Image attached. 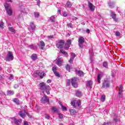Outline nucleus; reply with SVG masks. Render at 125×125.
I'll return each instance as SVG.
<instances>
[{
	"instance_id": "obj_1",
	"label": "nucleus",
	"mask_w": 125,
	"mask_h": 125,
	"mask_svg": "<svg viewBox=\"0 0 125 125\" xmlns=\"http://www.w3.org/2000/svg\"><path fill=\"white\" fill-rule=\"evenodd\" d=\"M4 6L6 10V12L8 15H9V16H11L13 12L11 8H10V6L9 5V4L6 3L4 5Z\"/></svg>"
},
{
	"instance_id": "obj_2",
	"label": "nucleus",
	"mask_w": 125,
	"mask_h": 125,
	"mask_svg": "<svg viewBox=\"0 0 125 125\" xmlns=\"http://www.w3.org/2000/svg\"><path fill=\"white\" fill-rule=\"evenodd\" d=\"M6 61H12L13 59H14V57H13V54H12V52L8 51L7 54V56L6 57Z\"/></svg>"
},
{
	"instance_id": "obj_3",
	"label": "nucleus",
	"mask_w": 125,
	"mask_h": 125,
	"mask_svg": "<svg viewBox=\"0 0 125 125\" xmlns=\"http://www.w3.org/2000/svg\"><path fill=\"white\" fill-rule=\"evenodd\" d=\"M64 43H65V41L64 40H58L56 42V45L58 48L61 49L64 46Z\"/></svg>"
},
{
	"instance_id": "obj_4",
	"label": "nucleus",
	"mask_w": 125,
	"mask_h": 125,
	"mask_svg": "<svg viewBox=\"0 0 125 125\" xmlns=\"http://www.w3.org/2000/svg\"><path fill=\"white\" fill-rule=\"evenodd\" d=\"M84 43V38L83 37H79L78 39V45L80 48H83Z\"/></svg>"
},
{
	"instance_id": "obj_5",
	"label": "nucleus",
	"mask_w": 125,
	"mask_h": 125,
	"mask_svg": "<svg viewBox=\"0 0 125 125\" xmlns=\"http://www.w3.org/2000/svg\"><path fill=\"white\" fill-rule=\"evenodd\" d=\"M102 87L103 88H108L110 87V80L108 79H105L103 83Z\"/></svg>"
},
{
	"instance_id": "obj_6",
	"label": "nucleus",
	"mask_w": 125,
	"mask_h": 125,
	"mask_svg": "<svg viewBox=\"0 0 125 125\" xmlns=\"http://www.w3.org/2000/svg\"><path fill=\"white\" fill-rule=\"evenodd\" d=\"M110 17L112 18L114 22H118L119 19L117 18V14H116L115 12L110 11Z\"/></svg>"
},
{
	"instance_id": "obj_7",
	"label": "nucleus",
	"mask_w": 125,
	"mask_h": 125,
	"mask_svg": "<svg viewBox=\"0 0 125 125\" xmlns=\"http://www.w3.org/2000/svg\"><path fill=\"white\" fill-rule=\"evenodd\" d=\"M71 84L73 87H78V83H77V78L74 77L71 80Z\"/></svg>"
},
{
	"instance_id": "obj_8",
	"label": "nucleus",
	"mask_w": 125,
	"mask_h": 125,
	"mask_svg": "<svg viewBox=\"0 0 125 125\" xmlns=\"http://www.w3.org/2000/svg\"><path fill=\"white\" fill-rule=\"evenodd\" d=\"M19 115L21 117V118H22V119H24V118H25V117H26V115H29V114H28V112H26V111L24 110V111H21L19 113Z\"/></svg>"
},
{
	"instance_id": "obj_9",
	"label": "nucleus",
	"mask_w": 125,
	"mask_h": 125,
	"mask_svg": "<svg viewBox=\"0 0 125 125\" xmlns=\"http://www.w3.org/2000/svg\"><path fill=\"white\" fill-rule=\"evenodd\" d=\"M39 86H40V89L42 90H45V89L47 88V85H45V83L42 82L39 84Z\"/></svg>"
},
{
	"instance_id": "obj_10",
	"label": "nucleus",
	"mask_w": 125,
	"mask_h": 125,
	"mask_svg": "<svg viewBox=\"0 0 125 125\" xmlns=\"http://www.w3.org/2000/svg\"><path fill=\"white\" fill-rule=\"evenodd\" d=\"M41 103L44 104L46 103V102H49V100L47 98V97L45 95H44V97L41 99Z\"/></svg>"
},
{
	"instance_id": "obj_11",
	"label": "nucleus",
	"mask_w": 125,
	"mask_h": 125,
	"mask_svg": "<svg viewBox=\"0 0 125 125\" xmlns=\"http://www.w3.org/2000/svg\"><path fill=\"white\" fill-rule=\"evenodd\" d=\"M62 62H63V60H62L61 58H57L56 60V64L59 66V67L62 66Z\"/></svg>"
},
{
	"instance_id": "obj_12",
	"label": "nucleus",
	"mask_w": 125,
	"mask_h": 125,
	"mask_svg": "<svg viewBox=\"0 0 125 125\" xmlns=\"http://www.w3.org/2000/svg\"><path fill=\"white\" fill-rule=\"evenodd\" d=\"M88 4L90 11L93 12V11L95 10V6L93 5V4H92V3L90 2H88Z\"/></svg>"
},
{
	"instance_id": "obj_13",
	"label": "nucleus",
	"mask_w": 125,
	"mask_h": 125,
	"mask_svg": "<svg viewBox=\"0 0 125 125\" xmlns=\"http://www.w3.org/2000/svg\"><path fill=\"white\" fill-rule=\"evenodd\" d=\"M38 45L39 46H41V49H42V50H43L45 46V43H44V42L43 41H41L40 42V44H38Z\"/></svg>"
},
{
	"instance_id": "obj_14",
	"label": "nucleus",
	"mask_w": 125,
	"mask_h": 125,
	"mask_svg": "<svg viewBox=\"0 0 125 125\" xmlns=\"http://www.w3.org/2000/svg\"><path fill=\"white\" fill-rule=\"evenodd\" d=\"M75 57H76V55L75 54V53H71V57L69 61V62L72 64V63H73V61H74V58H75Z\"/></svg>"
},
{
	"instance_id": "obj_15",
	"label": "nucleus",
	"mask_w": 125,
	"mask_h": 125,
	"mask_svg": "<svg viewBox=\"0 0 125 125\" xmlns=\"http://www.w3.org/2000/svg\"><path fill=\"white\" fill-rule=\"evenodd\" d=\"M86 86L89 88H92V81L90 80L87 82Z\"/></svg>"
},
{
	"instance_id": "obj_16",
	"label": "nucleus",
	"mask_w": 125,
	"mask_h": 125,
	"mask_svg": "<svg viewBox=\"0 0 125 125\" xmlns=\"http://www.w3.org/2000/svg\"><path fill=\"white\" fill-rule=\"evenodd\" d=\"M31 29L32 31H35V29H36V25H35L34 22L30 23V27L28 28L29 31H31Z\"/></svg>"
},
{
	"instance_id": "obj_17",
	"label": "nucleus",
	"mask_w": 125,
	"mask_h": 125,
	"mask_svg": "<svg viewBox=\"0 0 125 125\" xmlns=\"http://www.w3.org/2000/svg\"><path fill=\"white\" fill-rule=\"evenodd\" d=\"M13 120H14V123L16 124L17 125H19V124L21 123V122H22V120L21 119L17 120L15 118H13Z\"/></svg>"
},
{
	"instance_id": "obj_18",
	"label": "nucleus",
	"mask_w": 125,
	"mask_h": 125,
	"mask_svg": "<svg viewBox=\"0 0 125 125\" xmlns=\"http://www.w3.org/2000/svg\"><path fill=\"white\" fill-rule=\"evenodd\" d=\"M71 116H75L77 114V111L74 109H69Z\"/></svg>"
},
{
	"instance_id": "obj_19",
	"label": "nucleus",
	"mask_w": 125,
	"mask_h": 125,
	"mask_svg": "<svg viewBox=\"0 0 125 125\" xmlns=\"http://www.w3.org/2000/svg\"><path fill=\"white\" fill-rule=\"evenodd\" d=\"M103 76V74L102 73H99L98 75V77H97V82L98 83H101V77Z\"/></svg>"
},
{
	"instance_id": "obj_20",
	"label": "nucleus",
	"mask_w": 125,
	"mask_h": 125,
	"mask_svg": "<svg viewBox=\"0 0 125 125\" xmlns=\"http://www.w3.org/2000/svg\"><path fill=\"white\" fill-rule=\"evenodd\" d=\"M76 73L79 74V76H80V77H83V76H84V73H83V71L77 70L76 71Z\"/></svg>"
},
{
	"instance_id": "obj_21",
	"label": "nucleus",
	"mask_w": 125,
	"mask_h": 125,
	"mask_svg": "<svg viewBox=\"0 0 125 125\" xmlns=\"http://www.w3.org/2000/svg\"><path fill=\"white\" fill-rule=\"evenodd\" d=\"M31 59L33 60V61H36L37 59H38V56L36 54H33L31 56Z\"/></svg>"
},
{
	"instance_id": "obj_22",
	"label": "nucleus",
	"mask_w": 125,
	"mask_h": 125,
	"mask_svg": "<svg viewBox=\"0 0 125 125\" xmlns=\"http://www.w3.org/2000/svg\"><path fill=\"white\" fill-rule=\"evenodd\" d=\"M46 91L47 94H49V93H50L49 92L50 90V86H49V85H47V87L46 89H45V90H44Z\"/></svg>"
},
{
	"instance_id": "obj_23",
	"label": "nucleus",
	"mask_w": 125,
	"mask_h": 125,
	"mask_svg": "<svg viewBox=\"0 0 125 125\" xmlns=\"http://www.w3.org/2000/svg\"><path fill=\"white\" fill-rule=\"evenodd\" d=\"M44 76H45V73H44V72H41L39 74V76L40 77V79H43Z\"/></svg>"
},
{
	"instance_id": "obj_24",
	"label": "nucleus",
	"mask_w": 125,
	"mask_h": 125,
	"mask_svg": "<svg viewBox=\"0 0 125 125\" xmlns=\"http://www.w3.org/2000/svg\"><path fill=\"white\" fill-rule=\"evenodd\" d=\"M13 101L15 103H16L17 105H19V104H20V101H19V100L17 98L14 99Z\"/></svg>"
},
{
	"instance_id": "obj_25",
	"label": "nucleus",
	"mask_w": 125,
	"mask_h": 125,
	"mask_svg": "<svg viewBox=\"0 0 125 125\" xmlns=\"http://www.w3.org/2000/svg\"><path fill=\"white\" fill-rule=\"evenodd\" d=\"M52 111H53V112H54V113H58L59 112H58V109L55 106H53L52 108Z\"/></svg>"
},
{
	"instance_id": "obj_26",
	"label": "nucleus",
	"mask_w": 125,
	"mask_h": 125,
	"mask_svg": "<svg viewBox=\"0 0 125 125\" xmlns=\"http://www.w3.org/2000/svg\"><path fill=\"white\" fill-rule=\"evenodd\" d=\"M8 29L10 32L14 33V34H15V29H14V28H13V27H9Z\"/></svg>"
},
{
	"instance_id": "obj_27",
	"label": "nucleus",
	"mask_w": 125,
	"mask_h": 125,
	"mask_svg": "<svg viewBox=\"0 0 125 125\" xmlns=\"http://www.w3.org/2000/svg\"><path fill=\"white\" fill-rule=\"evenodd\" d=\"M50 20L51 22H52L53 23H54V22H55V16H53L50 17Z\"/></svg>"
},
{
	"instance_id": "obj_28",
	"label": "nucleus",
	"mask_w": 125,
	"mask_h": 125,
	"mask_svg": "<svg viewBox=\"0 0 125 125\" xmlns=\"http://www.w3.org/2000/svg\"><path fill=\"white\" fill-rule=\"evenodd\" d=\"M7 93L8 95H13L14 94V91L9 90L7 92Z\"/></svg>"
},
{
	"instance_id": "obj_29",
	"label": "nucleus",
	"mask_w": 125,
	"mask_h": 125,
	"mask_svg": "<svg viewBox=\"0 0 125 125\" xmlns=\"http://www.w3.org/2000/svg\"><path fill=\"white\" fill-rule=\"evenodd\" d=\"M60 52H61V53L64 54V55H65V56H66V57H68V53L66 52L65 51L63 50H61Z\"/></svg>"
},
{
	"instance_id": "obj_30",
	"label": "nucleus",
	"mask_w": 125,
	"mask_h": 125,
	"mask_svg": "<svg viewBox=\"0 0 125 125\" xmlns=\"http://www.w3.org/2000/svg\"><path fill=\"white\" fill-rule=\"evenodd\" d=\"M69 47H70V44H67V43L65 44V46H64V49H65V50H68V49H69Z\"/></svg>"
},
{
	"instance_id": "obj_31",
	"label": "nucleus",
	"mask_w": 125,
	"mask_h": 125,
	"mask_svg": "<svg viewBox=\"0 0 125 125\" xmlns=\"http://www.w3.org/2000/svg\"><path fill=\"white\" fill-rule=\"evenodd\" d=\"M103 66L104 67V68H108V62H104L103 63Z\"/></svg>"
},
{
	"instance_id": "obj_32",
	"label": "nucleus",
	"mask_w": 125,
	"mask_h": 125,
	"mask_svg": "<svg viewBox=\"0 0 125 125\" xmlns=\"http://www.w3.org/2000/svg\"><path fill=\"white\" fill-rule=\"evenodd\" d=\"M82 92L80 91H77L76 92V96H77L78 97H82Z\"/></svg>"
},
{
	"instance_id": "obj_33",
	"label": "nucleus",
	"mask_w": 125,
	"mask_h": 125,
	"mask_svg": "<svg viewBox=\"0 0 125 125\" xmlns=\"http://www.w3.org/2000/svg\"><path fill=\"white\" fill-rule=\"evenodd\" d=\"M62 111H67V107L63 106L62 104H60Z\"/></svg>"
},
{
	"instance_id": "obj_34",
	"label": "nucleus",
	"mask_w": 125,
	"mask_h": 125,
	"mask_svg": "<svg viewBox=\"0 0 125 125\" xmlns=\"http://www.w3.org/2000/svg\"><path fill=\"white\" fill-rule=\"evenodd\" d=\"M54 74L55 76H56V77H58V78H60V74L59 72H57V71L54 72Z\"/></svg>"
},
{
	"instance_id": "obj_35",
	"label": "nucleus",
	"mask_w": 125,
	"mask_h": 125,
	"mask_svg": "<svg viewBox=\"0 0 125 125\" xmlns=\"http://www.w3.org/2000/svg\"><path fill=\"white\" fill-rule=\"evenodd\" d=\"M66 5H67V6L68 7H72V3H71V2H70V1H67V3H66Z\"/></svg>"
},
{
	"instance_id": "obj_36",
	"label": "nucleus",
	"mask_w": 125,
	"mask_h": 125,
	"mask_svg": "<svg viewBox=\"0 0 125 125\" xmlns=\"http://www.w3.org/2000/svg\"><path fill=\"white\" fill-rule=\"evenodd\" d=\"M76 105H77L78 107H80V105H81V101L78 100L76 103Z\"/></svg>"
},
{
	"instance_id": "obj_37",
	"label": "nucleus",
	"mask_w": 125,
	"mask_h": 125,
	"mask_svg": "<svg viewBox=\"0 0 125 125\" xmlns=\"http://www.w3.org/2000/svg\"><path fill=\"white\" fill-rule=\"evenodd\" d=\"M106 99V96H102V97H101V101H102V102H104L105 101Z\"/></svg>"
},
{
	"instance_id": "obj_38",
	"label": "nucleus",
	"mask_w": 125,
	"mask_h": 125,
	"mask_svg": "<svg viewBox=\"0 0 125 125\" xmlns=\"http://www.w3.org/2000/svg\"><path fill=\"white\" fill-rule=\"evenodd\" d=\"M35 17L36 18H38L40 16V13L39 12H35L34 13Z\"/></svg>"
},
{
	"instance_id": "obj_39",
	"label": "nucleus",
	"mask_w": 125,
	"mask_h": 125,
	"mask_svg": "<svg viewBox=\"0 0 125 125\" xmlns=\"http://www.w3.org/2000/svg\"><path fill=\"white\" fill-rule=\"evenodd\" d=\"M58 115H59V119H62L63 118V114L60 113V112H58Z\"/></svg>"
},
{
	"instance_id": "obj_40",
	"label": "nucleus",
	"mask_w": 125,
	"mask_h": 125,
	"mask_svg": "<svg viewBox=\"0 0 125 125\" xmlns=\"http://www.w3.org/2000/svg\"><path fill=\"white\" fill-rule=\"evenodd\" d=\"M57 70V68H56V65L52 67V71H53V73H55V72H56Z\"/></svg>"
},
{
	"instance_id": "obj_41",
	"label": "nucleus",
	"mask_w": 125,
	"mask_h": 125,
	"mask_svg": "<svg viewBox=\"0 0 125 125\" xmlns=\"http://www.w3.org/2000/svg\"><path fill=\"white\" fill-rule=\"evenodd\" d=\"M65 68L66 69V70L67 71H69V72H70V68H71V66H70V65L67 64Z\"/></svg>"
},
{
	"instance_id": "obj_42",
	"label": "nucleus",
	"mask_w": 125,
	"mask_h": 125,
	"mask_svg": "<svg viewBox=\"0 0 125 125\" xmlns=\"http://www.w3.org/2000/svg\"><path fill=\"white\" fill-rule=\"evenodd\" d=\"M71 104L73 106L74 108H76V103L74 101H71Z\"/></svg>"
},
{
	"instance_id": "obj_43",
	"label": "nucleus",
	"mask_w": 125,
	"mask_h": 125,
	"mask_svg": "<svg viewBox=\"0 0 125 125\" xmlns=\"http://www.w3.org/2000/svg\"><path fill=\"white\" fill-rule=\"evenodd\" d=\"M66 84H67V85H70V84H71V80L70 79L67 80Z\"/></svg>"
},
{
	"instance_id": "obj_44",
	"label": "nucleus",
	"mask_w": 125,
	"mask_h": 125,
	"mask_svg": "<svg viewBox=\"0 0 125 125\" xmlns=\"http://www.w3.org/2000/svg\"><path fill=\"white\" fill-rule=\"evenodd\" d=\"M115 35L117 37H120V36H121V33L120 32L117 31L115 33Z\"/></svg>"
},
{
	"instance_id": "obj_45",
	"label": "nucleus",
	"mask_w": 125,
	"mask_h": 125,
	"mask_svg": "<svg viewBox=\"0 0 125 125\" xmlns=\"http://www.w3.org/2000/svg\"><path fill=\"white\" fill-rule=\"evenodd\" d=\"M64 17H67V16H68V13H67V12H63L62 13Z\"/></svg>"
},
{
	"instance_id": "obj_46",
	"label": "nucleus",
	"mask_w": 125,
	"mask_h": 125,
	"mask_svg": "<svg viewBox=\"0 0 125 125\" xmlns=\"http://www.w3.org/2000/svg\"><path fill=\"white\" fill-rule=\"evenodd\" d=\"M36 1H37V5H38V6H40V5L41 4V0H36Z\"/></svg>"
},
{
	"instance_id": "obj_47",
	"label": "nucleus",
	"mask_w": 125,
	"mask_h": 125,
	"mask_svg": "<svg viewBox=\"0 0 125 125\" xmlns=\"http://www.w3.org/2000/svg\"><path fill=\"white\" fill-rule=\"evenodd\" d=\"M71 18L72 20H78V18L74 17L73 16H71Z\"/></svg>"
},
{
	"instance_id": "obj_48",
	"label": "nucleus",
	"mask_w": 125,
	"mask_h": 125,
	"mask_svg": "<svg viewBox=\"0 0 125 125\" xmlns=\"http://www.w3.org/2000/svg\"><path fill=\"white\" fill-rule=\"evenodd\" d=\"M67 27H68V28H72L73 24L72 23H68L67 24Z\"/></svg>"
},
{
	"instance_id": "obj_49",
	"label": "nucleus",
	"mask_w": 125,
	"mask_h": 125,
	"mask_svg": "<svg viewBox=\"0 0 125 125\" xmlns=\"http://www.w3.org/2000/svg\"><path fill=\"white\" fill-rule=\"evenodd\" d=\"M66 43H67V44H69V45H70V44L72 43V40H68L67 41V42Z\"/></svg>"
},
{
	"instance_id": "obj_50",
	"label": "nucleus",
	"mask_w": 125,
	"mask_h": 125,
	"mask_svg": "<svg viewBox=\"0 0 125 125\" xmlns=\"http://www.w3.org/2000/svg\"><path fill=\"white\" fill-rule=\"evenodd\" d=\"M3 22H1V23H0V28H1V29H3Z\"/></svg>"
},
{
	"instance_id": "obj_51",
	"label": "nucleus",
	"mask_w": 125,
	"mask_h": 125,
	"mask_svg": "<svg viewBox=\"0 0 125 125\" xmlns=\"http://www.w3.org/2000/svg\"><path fill=\"white\" fill-rule=\"evenodd\" d=\"M119 89V95H121L122 94V93L123 92V89Z\"/></svg>"
},
{
	"instance_id": "obj_52",
	"label": "nucleus",
	"mask_w": 125,
	"mask_h": 125,
	"mask_svg": "<svg viewBox=\"0 0 125 125\" xmlns=\"http://www.w3.org/2000/svg\"><path fill=\"white\" fill-rule=\"evenodd\" d=\"M45 119H47V120H49V119L50 118V117H49V116L47 114L45 115Z\"/></svg>"
},
{
	"instance_id": "obj_53",
	"label": "nucleus",
	"mask_w": 125,
	"mask_h": 125,
	"mask_svg": "<svg viewBox=\"0 0 125 125\" xmlns=\"http://www.w3.org/2000/svg\"><path fill=\"white\" fill-rule=\"evenodd\" d=\"M109 6H110V8H113V7H114V4H113L112 3H110Z\"/></svg>"
},
{
	"instance_id": "obj_54",
	"label": "nucleus",
	"mask_w": 125,
	"mask_h": 125,
	"mask_svg": "<svg viewBox=\"0 0 125 125\" xmlns=\"http://www.w3.org/2000/svg\"><path fill=\"white\" fill-rule=\"evenodd\" d=\"M40 73H41V72H40V71H39V70H37V71H36L35 72V74H36V75H38V76H39Z\"/></svg>"
},
{
	"instance_id": "obj_55",
	"label": "nucleus",
	"mask_w": 125,
	"mask_h": 125,
	"mask_svg": "<svg viewBox=\"0 0 125 125\" xmlns=\"http://www.w3.org/2000/svg\"><path fill=\"white\" fill-rule=\"evenodd\" d=\"M114 122H119V119H118L117 117H116L115 118H114Z\"/></svg>"
},
{
	"instance_id": "obj_56",
	"label": "nucleus",
	"mask_w": 125,
	"mask_h": 125,
	"mask_svg": "<svg viewBox=\"0 0 125 125\" xmlns=\"http://www.w3.org/2000/svg\"><path fill=\"white\" fill-rule=\"evenodd\" d=\"M13 79V75H10V77L9 78V80L10 81H11V80H12Z\"/></svg>"
},
{
	"instance_id": "obj_57",
	"label": "nucleus",
	"mask_w": 125,
	"mask_h": 125,
	"mask_svg": "<svg viewBox=\"0 0 125 125\" xmlns=\"http://www.w3.org/2000/svg\"><path fill=\"white\" fill-rule=\"evenodd\" d=\"M86 32L87 33V34H89V33H90V30H89V29H87L86 30Z\"/></svg>"
},
{
	"instance_id": "obj_58",
	"label": "nucleus",
	"mask_w": 125,
	"mask_h": 125,
	"mask_svg": "<svg viewBox=\"0 0 125 125\" xmlns=\"http://www.w3.org/2000/svg\"><path fill=\"white\" fill-rule=\"evenodd\" d=\"M47 83H51V80L50 79H49L47 81Z\"/></svg>"
},
{
	"instance_id": "obj_59",
	"label": "nucleus",
	"mask_w": 125,
	"mask_h": 125,
	"mask_svg": "<svg viewBox=\"0 0 125 125\" xmlns=\"http://www.w3.org/2000/svg\"><path fill=\"white\" fill-rule=\"evenodd\" d=\"M0 94H1V95H3V94H4V93L2 92V91H0Z\"/></svg>"
},
{
	"instance_id": "obj_60",
	"label": "nucleus",
	"mask_w": 125,
	"mask_h": 125,
	"mask_svg": "<svg viewBox=\"0 0 125 125\" xmlns=\"http://www.w3.org/2000/svg\"><path fill=\"white\" fill-rule=\"evenodd\" d=\"M24 125H29L28 124V122H27V121H24Z\"/></svg>"
},
{
	"instance_id": "obj_61",
	"label": "nucleus",
	"mask_w": 125,
	"mask_h": 125,
	"mask_svg": "<svg viewBox=\"0 0 125 125\" xmlns=\"http://www.w3.org/2000/svg\"><path fill=\"white\" fill-rule=\"evenodd\" d=\"M32 47H33L34 49H37V46L32 45Z\"/></svg>"
},
{
	"instance_id": "obj_62",
	"label": "nucleus",
	"mask_w": 125,
	"mask_h": 125,
	"mask_svg": "<svg viewBox=\"0 0 125 125\" xmlns=\"http://www.w3.org/2000/svg\"><path fill=\"white\" fill-rule=\"evenodd\" d=\"M14 87L15 88H17L19 87V86L18 85H15Z\"/></svg>"
},
{
	"instance_id": "obj_63",
	"label": "nucleus",
	"mask_w": 125,
	"mask_h": 125,
	"mask_svg": "<svg viewBox=\"0 0 125 125\" xmlns=\"http://www.w3.org/2000/svg\"><path fill=\"white\" fill-rule=\"evenodd\" d=\"M48 38H49V39H53V36H49Z\"/></svg>"
},
{
	"instance_id": "obj_64",
	"label": "nucleus",
	"mask_w": 125,
	"mask_h": 125,
	"mask_svg": "<svg viewBox=\"0 0 125 125\" xmlns=\"http://www.w3.org/2000/svg\"><path fill=\"white\" fill-rule=\"evenodd\" d=\"M123 89V85H120V87H119V89Z\"/></svg>"
}]
</instances>
